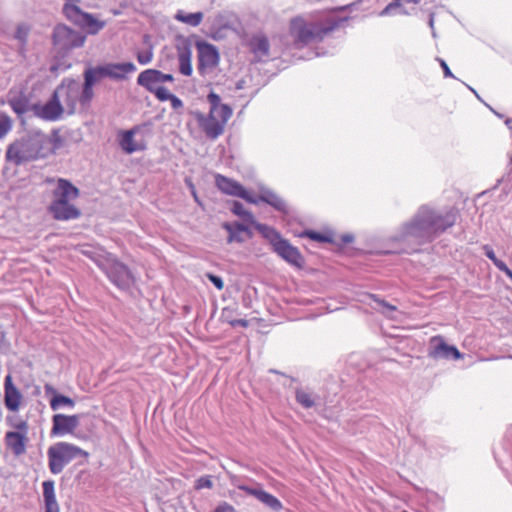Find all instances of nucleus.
I'll use <instances>...</instances> for the list:
<instances>
[{"mask_svg": "<svg viewBox=\"0 0 512 512\" xmlns=\"http://www.w3.org/2000/svg\"><path fill=\"white\" fill-rule=\"evenodd\" d=\"M45 392L47 395H51L50 406L53 410H57L61 404L64 403V395L57 394L54 388L50 385H45Z\"/></svg>", "mask_w": 512, "mask_h": 512, "instance_id": "nucleus-33", "label": "nucleus"}, {"mask_svg": "<svg viewBox=\"0 0 512 512\" xmlns=\"http://www.w3.org/2000/svg\"><path fill=\"white\" fill-rule=\"evenodd\" d=\"M8 103L12 110L18 115H22L27 111V103L24 99L13 98L9 99Z\"/></svg>", "mask_w": 512, "mask_h": 512, "instance_id": "nucleus-37", "label": "nucleus"}, {"mask_svg": "<svg viewBox=\"0 0 512 512\" xmlns=\"http://www.w3.org/2000/svg\"><path fill=\"white\" fill-rule=\"evenodd\" d=\"M152 94H154L159 101H168L173 95L164 86H159L157 89H154V92H152Z\"/></svg>", "mask_w": 512, "mask_h": 512, "instance_id": "nucleus-40", "label": "nucleus"}, {"mask_svg": "<svg viewBox=\"0 0 512 512\" xmlns=\"http://www.w3.org/2000/svg\"><path fill=\"white\" fill-rule=\"evenodd\" d=\"M83 415L66 416V434H74Z\"/></svg>", "mask_w": 512, "mask_h": 512, "instance_id": "nucleus-38", "label": "nucleus"}, {"mask_svg": "<svg viewBox=\"0 0 512 512\" xmlns=\"http://www.w3.org/2000/svg\"><path fill=\"white\" fill-rule=\"evenodd\" d=\"M505 124L510 130H512V118H507L505 120Z\"/></svg>", "mask_w": 512, "mask_h": 512, "instance_id": "nucleus-58", "label": "nucleus"}, {"mask_svg": "<svg viewBox=\"0 0 512 512\" xmlns=\"http://www.w3.org/2000/svg\"><path fill=\"white\" fill-rule=\"evenodd\" d=\"M71 0H66V18L76 25L86 29L90 34L98 33L105 26V22L99 21L91 14L82 12L78 7L70 4Z\"/></svg>", "mask_w": 512, "mask_h": 512, "instance_id": "nucleus-6", "label": "nucleus"}, {"mask_svg": "<svg viewBox=\"0 0 512 512\" xmlns=\"http://www.w3.org/2000/svg\"><path fill=\"white\" fill-rule=\"evenodd\" d=\"M49 468L52 473H60L64 468V444L57 443L48 450Z\"/></svg>", "mask_w": 512, "mask_h": 512, "instance_id": "nucleus-17", "label": "nucleus"}, {"mask_svg": "<svg viewBox=\"0 0 512 512\" xmlns=\"http://www.w3.org/2000/svg\"><path fill=\"white\" fill-rule=\"evenodd\" d=\"M231 211L241 217L244 221L252 224V223H255V217L252 213H250L249 211H247L245 208H244V205L238 201H234L232 203V207H231Z\"/></svg>", "mask_w": 512, "mask_h": 512, "instance_id": "nucleus-32", "label": "nucleus"}, {"mask_svg": "<svg viewBox=\"0 0 512 512\" xmlns=\"http://www.w3.org/2000/svg\"><path fill=\"white\" fill-rule=\"evenodd\" d=\"M191 192H192V195H193L195 201L199 202V199H198V196H197V193H196L195 189L191 190Z\"/></svg>", "mask_w": 512, "mask_h": 512, "instance_id": "nucleus-60", "label": "nucleus"}, {"mask_svg": "<svg viewBox=\"0 0 512 512\" xmlns=\"http://www.w3.org/2000/svg\"><path fill=\"white\" fill-rule=\"evenodd\" d=\"M239 198H242L252 204H257L260 201L259 197L256 198V197L251 196L245 188H243V193L241 192V194L239 195Z\"/></svg>", "mask_w": 512, "mask_h": 512, "instance_id": "nucleus-48", "label": "nucleus"}, {"mask_svg": "<svg viewBox=\"0 0 512 512\" xmlns=\"http://www.w3.org/2000/svg\"><path fill=\"white\" fill-rule=\"evenodd\" d=\"M455 222L456 213L453 210L442 213L423 205L410 221L402 225L396 239L412 240L418 245L428 243L452 227Z\"/></svg>", "mask_w": 512, "mask_h": 512, "instance_id": "nucleus-1", "label": "nucleus"}, {"mask_svg": "<svg viewBox=\"0 0 512 512\" xmlns=\"http://www.w3.org/2000/svg\"><path fill=\"white\" fill-rule=\"evenodd\" d=\"M483 250H484V252H485V255H486V256H487V257H488L492 262H494V261L497 259V257H496V255H495V253H494L493 249H492L489 245H484V246H483Z\"/></svg>", "mask_w": 512, "mask_h": 512, "instance_id": "nucleus-52", "label": "nucleus"}, {"mask_svg": "<svg viewBox=\"0 0 512 512\" xmlns=\"http://www.w3.org/2000/svg\"><path fill=\"white\" fill-rule=\"evenodd\" d=\"M428 356L434 360H459L463 358V354L457 349V347L447 344L445 339L440 335L433 336L430 338L428 346Z\"/></svg>", "mask_w": 512, "mask_h": 512, "instance_id": "nucleus-7", "label": "nucleus"}, {"mask_svg": "<svg viewBox=\"0 0 512 512\" xmlns=\"http://www.w3.org/2000/svg\"><path fill=\"white\" fill-rule=\"evenodd\" d=\"M198 50V70L204 74L208 70L214 69L219 63V53L217 48L208 42H197Z\"/></svg>", "mask_w": 512, "mask_h": 512, "instance_id": "nucleus-10", "label": "nucleus"}, {"mask_svg": "<svg viewBox=\"0 0 512 512\" xmlns=\"http://www.w3.org/2000/svg\"><path fill=\"white\" fill-rule=\"evenodd\" d=\"M228 322L232 327L241 326L246 328L249 325V322L246 319H232L228 320Z\"/></svg>", "mask_w": 512, "mask_h": 512, "instance_id": "nucleus-50", "label": "nucleus"}, {"mask_svg": "<svg viewBox=\"0 0 512 512\" xmlns=\"http://www.w3.org/2000/svg\"><path fill=\"white\" fill-rule=\"evenodd\" d=\"M207 278L214 284V286L218 289V290H222L223 287H224V282L222 280L221 277L217 276V275H214L212 273H207Z\"/></svg>", "mask_w": 512, "mask_h": 512, "instance_id": "nucleus-46", "label": "nucleus"}, {"mask_svg": "<svg viewBox=\"0 0 512 512\" xmlns=\"http://www.w3.org/2000/svg\"><path fill=\"white\" fill-rule=\"evenodd\" d=\"M258 501L276 512L280 511L283 507L282 503L278 498L266 492L265 490H263L262 493L260 494Z\"/></svg>", "mask_w": 512, "mask_h": 512, "instance_id": "nucleus-30", "label": "nucleus"}, {"mask_svg": "<svg viewBox=\"0 0 512 512\" xmlns=\"http://www.w3.org/2000/svg\"><path fill=\"white\" fill-rule=\"evenodd\" d=\"M274 252H276L281 258L287 262L299 266L302 257L298 249L293 247L287 240L281 238L272 246Z\"/></svg>", "mask_w": 512, "mask_h": 512, "instance_id": "nucleus-14", "label": "nucleus"}, {"mask_svg": "<svg viewBox=\"0 0 512 512\" xmlns=\"http://www.w3.org/2000/svg\"><path fill=\"white\" fill-rule=\"evenodd\" d=\"M213 483L210 476H203L196 480L195 488L203 489V488H212Z\"/></svg>", "mask_w": 512, "mask_h": 512, "instance_id": "nucleus-43", "label": "nucleus"}, {"mask_svg": "<svg viewBox=\"0 0 512 512\" xmlns=\"http://www.w3.org/2000/svg\"><path fill=\"white\" fill-rule=\"evenodd\" d=\"M400 3L399 2H395V3H390L388 4L380 13L381 16H385V15H388L390 14L391 10L394 9V8H398L400 7Z\"/></svg>", "mask_w": 512, "mask_h": 512, "instance_id": "nucleus-51", "label": "nucleus"}, {"mask_svg": "<svg viewBox=\"0 0 512 512\" xmlns=\"http://www.w3.org/2000/svg\"><path fill=\"white\" fill-rule=\"evenodd\" d=\"M85 82H84V87H83V91H82V94H81V97H80V101L82 102V104H86V103H89L90 100L93 98V85L99 81L96 76L90 71V69H87L85 71Z\"/></svg>", "mask_w": 512, "mask_h": 512, "instance_id": "nucleus-24", "label": "nucleus"}, {"mask_svg": "<svg viewBox=\"0 0 512 512\" xmlns=\"http://www.w3.org/2000/svg\"><path fill=\"white\" fill-rule=\"evenodd\" d=\"M65 451H66V462L71 458L77 457L78 455H81L83 457H86L88 455L83 450H81L73 445L67 444V443H66Z\"/></svg>", "mask_w": 512, "mask_h": 512, "instance_id": "nucleus-39", "label": "nucleus"}, {"mask_svg": "<svg viewBox=\"0 0 512 512\" xmlns=\"http://www.w3.org/2000/svg\"><path fill=\"white\" fill-rule=\"evenodd\" d=\"M99 268L106 274L109 280L119 289L127 290L135 282V278L130 269L112 254L105 259H98Z\"/></svg>", "mask_w": 512, "mask_h": 512, "instance_id": "nucleus-5", "label": "nucleus"}, {"mask_svg": "<svg viewBox=\"0 0 512 512\" xmlns=\"http://www.w3.org/2000/svg\"><path fill=\"white\" fill-rule=\"evenodd\" d=\"M439 62H440V65H441V67L443 69L444 76L445 77H454V75L452 74L451 70L449 69L447 63L444 60H442V59H440Z\"/></svg>", "mask_w": 512, "mask_h": 512, "instance_id": "nucleus-54", "label": "nucleus"}, {"mask_svg": "<svg viewBox=\"0 0 512 512\" xmlns=\"http://www.w3.org/2000/svg\"><path fill=\"white\" fill-rule=\"evenodd\" d=\"M82 254L86 255L87 257L91 258L99 267V261L98 259H105L106 256H111V253L106 252L105 250L101 248H94L91 246H87L81 249Z\"/></svg>", "mask_w": 512, "mask_h": 512, "instance_id": "nucleus-31", "label": "nucleus"}, {"mask_svg": "<svg viewBox=\"0 0 512 512\" xmlns=\"http://www.w3.org/2000/svg\"><path fill=\"white\" fill-rule=\"evenodd\" d=\"M64 432V414H56L53 417L51 436H57Z\"/></svg>", "mask_w": 512, "mask_h": 512, "instance_id": "nucleus-36", "label": "nucleus"}, {"mask_svg": "<svg viewBox=\"0 0 512 512\" xmlns=\"http://www.w3.org/2000/svg\"><path fill=\"white\" fill-rule=\"evenodd\" d=\"M490 110L495 114L497 115L499 118H502V115L497 113L496 111H494L491 107H490Z\"/></svg>", "mask_w": 512, "mask_h": 512, "instance_id": "nucleus-63", "label": "nucleus"}, {"mask_svg": "<svg viewBox=\"0 0 512 512\" xmlns=\"http://www.w3.org/2000/svg\"><path fill=\"white\" fill-rule=\"evenodd\" d=\"M18 431H9L5 435V443L15 456H20L26 451V443L28 440V425L25 421H21L16 425Z\"/></svg>", "mask_w": 512, "mask_h": 512, "instance_id": "nucleus-11", "label": "nucleus"}, {"mask_svg": "<svg viewBox=\"0 0 512 512\" xmlns=\"http://www.w3.org/2000/svg\"><path fill=\"white\" fill-rule=\"evenodd\" d=\"M212 512H236L235 508L227 502L219 504Z\"/></svg>", "mask_w": 512, "mask_h": 512, "instance_id": "nucleus-47", "label": "nucleus"}, {"mask_svg": "<svg viewBox=\"0 0 512 512\" xmlns=\"http://www.w3.org/2000/svg\"><path fill=\"white\" fill-rule=\"evenodd\" d=\"M192 51L190 47L185 46L182 48H178V62H179V71L181 74L185 76H190L192 74Z\"/></svg>", "mask_w": 512, "mask_h": 512, "instance_id": "nucleus-21", "label": "nucleus"}, {"mask_svg": "<svg viewBox=\"0 0 512 512\" xmlns=\"http://www.w3.org/2000/svg\"><path fill=\"white\" fill-rule=\"evenodd\" d=\"M304 235L309 237L312 240L319 241V242H331L332 239L329 236L323 235L318 232L314 231H306L304 232Z\"/></svg>", "mask_w": 512, "mask_h": 512, "instance_id": "nucleus-42", "label": "nucleus"}, {"mask_svg": "<svg viewBox=\"0 0 512 512\" xmlns=\"http://www.w3.org/2000/svg\"><path fill=\"white\" fill-rule=\"evenodd\" d=\"M80 216V211L73 205L68 204L66 201V220L76 219Z\"/></svg>", "mask_w": 512, "mask_h": 512, "instance_id": "nucleus-45", "label": "nucleus"}, {"mask_svg": "<svg viewBox=\"0 0 512 512\" xmlns=\"http://www.w3.org/2000/svg\"><path fill=\"white\" fill-rule=\"evenodd\" d=\"M188 187H190L191 190L195 189L193 183L190 180H186Z\"/></svg>", "mask_w": 512, "mask_h": 512, "instance_id": "nucleus-61", "label": "nucleus"}, {"mask_svg": "<svg viewBox=\"0 0 512 512\" xmlns=\"http://www.w3.org/2000/svg\"><path fill=\"white\" fill-rule=\"evenodd\" d=\"M54 200L49 206L50 212L55 219H64V180H58V187L53 192Z\"/></svg>", "mask_w": 512, "mask_h": 512, "instance_id": "nucleus-16", "label": "nucleus"}, {"mask_svg": "<svg viewBox=\"0 0 512 512\" xmlns=\"http://www.w3.org/2000/svg\"><path fill=\"white\" fill-rule=\"evenodd\" d=\"M342 240H343L345 243H350V242H352L353 237H352L351 235H344V236L342 237Z\"/></svg>", "mask_w": 512, "mask_h": 512, "instance_id": "nucleus-57", "label": "nucleus"}, {"mask_svg": "<svg viewBox=\"0 0 512 512\" xmlns=\"http://www.w3.org/2000/svg\"><path fill=\"white\" fill-rule=\"evenodd\" d=\"M503 272L512 280V271L508 267Z\"/></svg>", "mask_w": 512, "mask_h": 512, "instance_id": "nucleus-59", "label": "nucleus"}, {"mask_svg": "<svg viewBox=\"0 0 512 512\" xmlns=\"http://www.w3.org/2000/svg\"><path fill=\"white\" fill-rule=\"evenodd\" d=\"M79 195V190L70 182L66 181V201L68 199H75Z\"/></svg>", "mask_w": 512, "mask_h": 512, "instance_id": "nucleus-44", "label": "nucleus"}, {"mask_svg": "<svg viewBox=\"0 0 512 512\" xmlns=\"http://www.w3.org/2000/svg\"><path fill=\"white\" fill-rule=\"evenodd\" d=\"M169 101L171 102V106L174 110H179V109L183 108L182 100L180 98H178L177 96H175L174 94L171 96Z\"/></svg>", "mask_w": 512, "mask_h": 512, "instance_id": "nucleus-49", "label": "nucleus"}, {"mask_svg": "<svg viewBox=\"0 0 512 512\" xmlns=\"http://www.w3.org/2000/svg\"><path fill=\"white\" fill-rule=\"evenodd\" d=\"M137 83L150 93L154 92V89L162 86L160 71L156 69H147L141 72L138 75Z\"/></svg>", "mask_w": 512, "mask_h": 512, "instance_id": "nucleus-15", "label": "nucleus"}, {"mask_svg": "<svg viewBox=\"0 0 512 512\" xmlns=\"http://www.w3.org/2000/svg\"><path fill=\"white\" fill-rule=\"evenodd\" d=\"M66 405L73 406V401L71 399H69L68 397H66Z\"/></svg>", "mask_w": 512, "mask_h": 512, "instance_id": "nucleus-62", "label": "nucleus"}, {"mask_svg": "<svg viewBox=\"0 0 512 512\" xmlns=\"http://www.w3.org/2000/svg\"><path fill=\"white\" fill-rule=\"evenodd\" d=\"M371 298L376 303V306H374L376 310H378L380 313H382L383 315L390 319L396 318L395 313L397 311V308L395 306L385 302L384 300H380L373 295L371 296Z\"/></svg>", "mask_w": 512, "mask_h": 512, "instance_id": "nucleus-29", "label": "nucleus"}, {"mask_svg": "<svg viewBox=\"0 0 512 512\" xmlns=\"http://www.w3.org/2000/svg\"><path fill=\"white\" fill-rule=\"evenodd\" d=\"M296 399L305 408H310L315 403L313 395L304 390H298L296 392Z\"/></svg>", "mask_w": 512, "mask_h": 512, "instance_id": "nucleus-35", "label": "nucleus"}, {"mask_svg": "<svg viewBox=\"0 0 512 512\" xmlns=\"http://www.w3.org/2000/svg\"><path fill=\"white\" fill-rule=\"evenodd\" d=\"M231 482L239 490H242V491L246 492L248 495L253 496L257 500L259 499L260 494L263 491V488L261 487L260 484L255 483L254 485L249 486V485L241 483L237 477H234Z\"/></svg>", "mask_w": 512, "mask_h": 512, "instance_id": "nucleus-28", "label": "nucleus"}, {"mask_svg": "<svg viewBox=\"0 0 512 512\" xmlns=\"http://www.w3.org/2000/svg\"><path fill=\"white\" fill-rule=\"evenodd\" d=\"M23 396L13 384L12 376L8 374L4 381V403L8 410L17 412L22 404Z\"/></svg>", "mask_w": 512, "mask_h": 512, "instance_id": "nucleus-13", "label": "nucleus"}, {"mask_svg": "<svg viewBox=\"0 0 512 512\" xmlns=\"http://www.w3.org/2000/svg\"><path fill=\"white\" fill-rule=\"evenodd\" d=\"M160 77H161L162 84L165 82H173L174 81V77L172 74H166V73H163L160 71Z\"/></svg>", "mask_w": 512, "mask_h": 512, "instance_id": "nucleus-55", "label": "nucleus"}, {"mask_svg": "<svg viewBox=\"0 0 512 512\" xmlns=\"http://www.w3.org/2000/svg\"><path fill=\"white\" fill-rule=\"evenodd\" d=\"M13 127V120L7 114L0 112V139L4 138Z\"/></svg>", "mask_w": 512, "mask_h": 512, "instance_id": "nucleus-34", "label": "nucleus"}, {"mask_svg": "<svg viewBox=\"0 0 512 512\" xmlns=\"http://www.w3.org/2000/svg\"><path fill=\"white\" fill-rule=\"evenodd\" d=\"M251 48L255 56L262 59L269 55V42L264 35H255L250 42Z\"/></svg>", "mask_w": 512, "mask_h": 512, "instance_id": "nucleus-23", "label": "nucleus"}, {"mask_svg": "<svg viewBox=\"0 0 512 512\" xmlns=\"http://www.w3.org/2000/svg\"><path fill=\"white\" fill-rule=\"evenodd\" d=\"M43 496L46 512H59V506L54 494V483L52 481H45L43 483Z\"/></svg>", "mask_w": 512, "mask_h": 512, "instance_id": "nucleus-22", "label": "nucleus"}, {"mask_svg": "<svg viewBox=\"0 0 512 512\" xmlns=\"http://www.w3.org/2000/svg\"><path fill=\"white\" fill-rule=\"evenodd\" d=\"M493 264L500 270V271H504L505 269L507 270V265L500 259H496Z\"/></svg>", "mask_w": 512, "mask_h": 512, "instance_id": "nucleus-56", "label": "nucleus"}, {"mask_svg": "<svg viewBox=\"0 0 512 512\" xmlns=\"http://www.w3.org/2000/svg\"><path fill=\"white\" fill-rule=\"evenodd\" d=\"M152 59H153L152 49L142 51L137 54V60L142 65L149 64L152 61Z\"/></svg>", "mask_w": 512, "mask_h": 512, "instance_id": "nucleus-41", "label": "nucleus"}, {"mask_svg": "<svg viewBox=\"0 0 512 512\" xmlns=\"http://www.w3.org/2000/svg\"><path fill=\"white\" fill-rule=\"evenodd\" d=\"M259 200L271 205L273 208L280 212H286L285 201L275 192L266 187H260Z\"/></svg>", "mask_w": 512, "mask_h": 512, "instance_id": "nucleus-20", "label": "nucleus"}, {"mask_svg": "<svg viewBox=\"0 0 512 512\" xmlns=\"http://www.w3.org/2000/svg\"><path fill=\"white\" fill-rule=\"evenodd\" d=\"M5 104V100L4 99H0V105H4Z\"/></svg>", "mask_w": 512, "mask_h": 512, "instance_id": "nucleus-64", "label": "nucleus"}, {"mask_svg": "<svg viewBox=\"0 0 512 512\" xmlns=\"http://www.w3.org/2000/svg\"><path fill=\"white\" fill-rule=\"evenodd\" d=\"M215 181L217 187L225 194L239 197L241 192L243 193L244 187L230 178L218 174Z\"/></svg>", "mask_w": 512, "mask_h": 512, "instance_id": "nucleus-19", "label": "nucleus"}, {"mask_svg": "<svg viewBox=\"0 0 512 512\" xmlns=\"http://www.w3.org/2000/svg\"><path fill=\"white\" fill-rule=\"evenodd\" d=\"M254 227L257 229V231L265 238L267 239L270 244L273 246L275 242L280 240L282 237L281 235L272 227L258 223L255 220V223H252Z\"/></svg>", "mask_w": 512, "mask_h": 512, "instance_id": "nucleus-26", "label": "nucleus"}, {"mask_svg": "<svg viewBox=\"0 0 512 512\" xmlns=\"http://www.w3.org/2000/svg\"><path fill=\"white\" fill-rule=\"evenodd\" d=\"M85 40L86 36L84 34L75 32L66 27V50L83 46Z\"/></svg>", "mask_w": 512, "mask_h": 512, "instance_id": "nucleus-27", "label": "nucleus"}, {"mask_svg": "<svg viewBox=\"0 0 512 512\" xmlns=\"http://www.w3.org/2000/svg\"><path fill=\"white\" fill-rule=\"evenodd\" d=\"M207 101L210 104L209 113L205 115L200 111H194L192 116L208 138L216 139L223 134L232 116V109L229 105L223 104L221 97L214 92L208 94Z\"/></svg>", "mask_w": 512, "mask_h": 512, "instance_id": "nucleus-2", "label": "nucleus"}, {"mask_svg": "<svg viewBox=\"0 0 512 512\" xmlns=\"http://www.w3.org/2000/svg\"><path fill=\"white\" fill-rule=\"evenodd\" d=\"M337 25L332 18L307 22L304 18L297 17L290 22V33L295 45L303 47L309 43L322 41Z\"/></svg>", "mask_w": 512, "mask_h": 512, "instance_id": "nucleus-3", "label": "nucleus"}, {"mask_svg": "<svg viewBox=\"0 0 512 512\" xmlns=\"http://www.w3.org/2000/svg\"><path fill=\"white\" fill-rule=\"evenodd\" d=\"M204 14L202 12L187 13L183 10H178L174 18L191 27H197L201 24Z\"/></svg>", "mask_w": 512, "mask_h": 512, "instance_id": "nucleus-25", "label": "nucleus"}, {"mask_svg": "<svg viewBox=\"0 0 512 512\" xmlns=\"http://www.w3.org/2000/svg\"><path fill=\"white\" fill-rule=\"evenodd\" d=\"M222 227L229 234L228 239H227L228 243H233V242L243 243L245 241V238L243 236L244 233H247L248 236L251 237V231L246 226H244L243 224H240L238 222H234V223L225 222L222 224Z\"/></svg>", "mask_w": 512, "mask_h": 512, "instance_id": "nucleus-18", "label": "nucleus"}, {"mask_svg": "<svg viewBox=\"0 0 512 512\" xmlns=\"http://www.w3.org/2000/svg\"><path fill=\"white\" fill-rule=\"evenodd\" d=\"M138 132L139 127H133L129 130H120L117 133L118 145L126 154H133L135 152L144 150V144L135 139V135Z\"/></svg>", "mask_w": 512, "mask_h": 512, "instance_id": "nucleus-12", "label": "nucleus"}, {"mask_svg": "<svg viewBox=\"0 0 512 512\" xmlns=\"http://www.w3.org/2000/svg\"><path fill=\"white\" fill-rule=\"evenodd\" d=\"M98 80L109 77L115 80L125 78L126 74L136 71V66L132 62L111 63L95 68H89Z\"/></svg>", "mask_w": 512, "mask_h": 512, "instance_id": "nucleus-9", "label": "nucleus"}, {"mask_svg": "<svg viewBox=\"0 0 512 512\" xmlns=\"http://www.w3.org/2000/svg\"><path fill=\"white\" fill-rule=\"evenodd\" d=\"M45 137L36 134L32 137L17 140L11 143L6 151V160L15 165L38 159L42 156Z\"/></svg>", "mask_w": 512, "mask_h": 512, "instance_id": "nucleus-4", "label": "nucleus"}, {"mask_svg": "<svg viewBox=\"0 0 512 512\" xmlns=\"http://www.w3.org/2000/svg\"><path fill=\"white\" fill-rule=\"evenodd\" d=\"M60 85L53 93L52 98L45 104H34L32 111L34 115L46 121H55L60 118L63 109L60 103L59 90Z\"/></svg>", "mask_w": 512, "mask_h": 512, "instance_id": "nucleus-8", "label": "nucleus"}, {"mask_svg": "<svg viewBox=\"0 0 512 512\" xmlns=\"http://www.w3.org/2000/svg\"><path fill=\"white\" fill-rule=\"evenodd\" d=\"M27 34H28L27 28L22 27V26L18 27L17 32H16V37L18 39L24 41L26 36H27Z\"/></svg>", "mask_w": 512, "mask_h": 512, "instance_id": "nucleus-53", "label": "nucleus"}]
</instances>
